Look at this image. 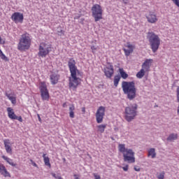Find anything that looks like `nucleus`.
<instances>
[{"mask_svg":"<svg viewBox=\"0 0 179 179\" xmlns=\"http://www.w3.org/2000/svg\"><path fill=\"white\" fill-rule=\"evenodd\" d=\"M68 66L70 71V77L69 78V87L76 90L78 86L82 83V73L78 70L76 62L73 58H70L68 62Z\"/></svg>","mask_w":179,"mask_h":179,"instance_id":"1","label":"nucleus"},{"mask_svg":"<svg viewBox=\"0 0 179 179\" xmlns=\"http://www.w3.org/2000/svg\"><path fill=\"white\" fill-rule=\"evenodd\" d=\"M122 89L129 100H134L136 97V87H135V83L133 81H123L122 83Z\"/></svg>","mask_w":179,"mask_h":179,"instance_id":"2","label":"nucleus"},{"mask_svg":"<svg viewBox=\"0 0 179 179\" xmlns=\"http://www.w3.org/2000/svg\"><path fill=\"white\" fill-rule=\"evenodd\" d=\"M119 152L123 155V160L126 163H135V152L132 149L125 148V144H119Z\"/></svg>","mask_w":179,"mask_h":179,"instance_id":"3","label":"nucleus"},{"mask_svg":"<svg viewBox=\"0 0 179 179\" xmlns=\"http://www.w3.org/2000/svg\"><path fill=\"white\" fill-rule=\"evenodd\" d=\"M31 45V38L29 34L25 33L22 34L20 38V41L17 44V50L19 51H26L30 48Z\"/></svg>","mask_w":179,"mask_h":179,"instance_id":"4","label":"nucleus"},{"mask_svg":"<svg viewBox=\"0 0 179 179\" xmlns=\"http://www.w3.org/2000/svg\"><path fill=\"white\" fill-rule=\"evenodd\" d=\"M148 38L152 52H157L160 47V38L155 32H148Z\"/></svg>","mask_w":179,"mask_h":179,"instance_id":"5","label":"nucleus"},{"mask_svg":"<svg viewBox=\"0 0 179 179\" xmlns=\"http://www.w3.org/2000/svg\"><path fill=\"white\" fill-rule=\"evenodd\" d=\"M136 110H138V105L134 104L127 106L125 108V120L130 122L136 117Z\"/></svg>","mask_w":179,"mask_h":179,"instance_id":"6","label":"nucleus"},{"mask_svg":"<svg viewBox=\"0 0 179 179\" xmlns=\"http://www.w3.org/2000/svg\"><path fill=\"white\" fill-rule=\"evenodd\" d=\"M52 48L51 47V45H48L44 42L41 43L38 48V57H41V58H45V57L52 51Z\"/></svg>","mask_w":179,"mask_h":179,"instance_id":"7","label":"nucleus"},{"mask_svg":"<svg viewBox=\"0 0 179 179\" xmlns=\"http://www.w3.org/2000/svg\"><path fill=\"white\" fill-rule=\"evenodd\" d=\"M92 12V17L95 22H99L103 19V8L99 4H94L91 9Z\"/></svg>","mask_w":179,"mask_h":179,"instance_id":"8","label":"nucleus"},{"mask_svg":"<svg viewBox=\"0 0 179 179\" xmlns=\"http://www.w3.org/2000/svg\"><path fill=\"white\" fill-rule=\"evenodd\" d=\"M39 90L42 100L43 101H48L50 100V92H48V88H47L45 81H42L39 83Z\"/></svg>","mask_w":179,"mask_h":179,"instance_id":"9","label":"nucleus"},{"mask_svg":"<svg viewBox=\"0 0 179 179\" xmlns=\"http://www.w3.org/2000/svg\"><path fill=\"white\" fill-rule=\"evenodd\" d=\"M104 115H106V107L100 106L96 113L95 117L97 124H101L103 120H104Z\"/></svg>","mask_w":179,"mask_h":179,"instance_id":"10","label":"nucleus"},{"mask_svg":"<svg viewBox=\"0 0 179 179\" xmlns=\"http://www.w3.org/2000/svg\"><path fill=\"white\" fill-rule=\"evenodd\" d=\"M145 17L148 22L151 23V24H155L159 21L157 15L153 11H149L148 13L145 15Z\"/></svg>","mask_w":179,"mask_h":179,"instance_id":"11","label":"nucleus"},{"mask_svg":"<svg viewBox=\"0 0 179 179\" xmlns=\"http://www.w3.org/2000/svg\"><path fill=\"white\" fill-rule=\"evenodd\" d=\"M24 19V17L23 16V13L20 12H15L11 15V20H13V22L16 24H17V23H23Z\"/></svg>","mask_w":179,"mask_h":179,"instance_id":"12","label":"nucleus"},{"mask_svg":"<svg viewBox=\"0 0 179 179\" xmlns=\"http://www.w3.org/2000/svg\"><path fill=\"white\" fill-rule=\"evenodd\" d=\"M152 64H153V59H146L143 63L141 68L147 71V72H150V67L152 66Z\"/></svg>","mask_w":179,"mask_h":179,"instance_id":"13","label":"nucleus"},{"mask_svg":"<svg viewBox=\"0 0 179 179\" xmlns=\"http://www.w3.org/2000/svg\"><path fill=\"white\" fill-rule=\"evenodd\" d=\"M125 47L128 49L123 48V51L124 52L126 57H129V55L134 52V48H135V46L131 45L130 43H127Z\"/></svg>","mask_w":179,"mask_h":179,"instance_id":"14","label":"nucleus"},{"mask_svg":"<svg viewBox=\"0 0 179 179\" xmlns=\"http://www.w3.org/2000/svg\"><path fill=\"white\" fill-rule=\"evenodd\" d=\"M4 148L6 149V153L8 155H12V146H10V140L6 139L3 141Z\"/></svg>","mask_w":179,"mask_h":179,"instance_id":"15","label":"nucleus"},{"mask_svg":"<svg viewBox=\"0 0 179 179\" xmlns=\"http://www.w3.org/2000/svg\"><path fill=\"white\" fill-rule=\"evenodd\" d=\"M0 174H1V176H3V177L10 178V173L8 171L6 167H5V165L2 164H0Z\"/></svg>","mask_w":179,"mask_h":179,"instance_id":"16","label":"nucleus"},{"mask_svg":"<svg viewBox=\"0 0 179 179\" xmlns=\"http://www.w3.org/2000/svg\"><path fill=\"white\" fill-rule=\"evenodd\" d=\"M50 83L52 85H57L58 83V81L59 80V75L57 73H52L50 76Z\"/></svg>","mask_w":179,"mask_h":179,"instance_id":"17","label":"nucleus"},{"mask_svg":"<svg viewBox=\"0 0 179 179\" xmlns=\"http://www.w3.org/2000/svg\"><path fill=\"white\" fill-rule=\"evenodd\" d=\"M7 113H8V117L10 120H14V118H16V114H15V110L13 108L8 107L7 108Z\"/></svg>","mask_w":179,"mask_h":179,"instance_id":"18","label":"nucleus"},{"mask_svg":"<svg viewBox=\"0 0 179 179\" xmlns=\"http://www.w3.org/2000/svg\"><path fill=\"white\" fill-rule=\"evenodd\" d=\"M148 73L149 71H145L143 68L141 67V70L136 73V76L138 79H142L145 76V73Z\"/></svg>","mask_w":179,"mask_h":179,"instance_id":"19","label":"nucleus"},{"mask_svg":"<svg viewBox=\"0 0 179 179\" xmlns=\"http://www.w3.org/2000/svg\"><path fill=\"white\" fill-rule=\"evenodd\" d=\"M5 96H6V97L8 99V100H10V101H11L12 104H13L15 106V104H16V96H12V94H8V92L5 93Z\"/></svg>","mask_w":179,"mask_h":179,"instance_id":"20","label":"nucleus"},{"mask_svg":"<svg viewBox=\"0 0 179 179\" xmlns=\"http://www.w3.org/2000/svg\"><path fill=\"white\" fill-rule=\"evenodd\" d=\"M2 159H3V160H6V162H7V163H8V164H10V166H12L13 167H15L16 164L13 163V159L3 155L2 156Z\"/></svg>","mask_w":179,"mask_h":179,"instance_id":"21","label":"nucleus"},{"mask_svg":"<svg viewBox=\"0 0 179 179\" xmlns=\"http://www.w3.org/2000/svg\"><path fill=\"white\" fill-rule=\"evenodd\" d=\"M43 158L45 163V166H47L48 167H49V169H51V163H50V157H47L45 154H43Z\"/></svg>","mask_w":179,"mask_h":179,"instance_id":"22","label":"nucleus"},{"mask_svg":"<svg viewBox=\"0 0 179 179\" xmlns=\"http://www.w3.org/2000/svg\"><path fill=\"white\" fill-rule=\"evenodd\" d=\"M97 131L100 132V134H103L104 131H106V128H107V124H99L96 126Z\"/></svg>","mask_w":179,"mask_h":179,"instance_id":"23","label":"nucleus"},{"mask_svg":"<svg viewBox=\"0 0 179 179\" xmlns=\"http://www.w3.org/2000/svg\"><path fill=\"white\" fill-rule=\"evenodd\" d=\"M69 117L70 118H75V106L71 105L69 106Z\"/></svg>","mask_w":179,"mask_h":179,"instance_id":"24","label":"nucleus"},{"mask_svg":"<svg viewBox=\"0 0 179 179\" xmlns=\"http://www.w3.org/2000/svg\"><path fill=\"white\" fill-rule=\"evenodd\" d=\"M104 73L106 78H111V76H113V68L108 69L106 67Z\"/></svg>","mask_w":179,"mask_h":179,"instance_id":"25","label":"nucleus"},{"mask_svg":"<svg viewBox=\"0 0 179 179\" xmlns=\"http://www.w3.org/2000/svg\"><path fill=\"white\" fill-rule=\"evenodd\" d=\"M148 156H151L152 159H155V157H156V150L155 148H150L148 150Z\"/></svg>","mask_w":179,"mask_h":179,"instance_id":"26","label":"nucleus"},{"mask_svg":"<svg viewBox=\"0 0 179 179\" xmlns=\"http://www.w3.org/2000/svg\"><path fill=\"white\" fill-rule=\"evenodd\" d=\"M178 138L177 134H171L167 138V141H176Z\"/></svg>","mask_w":179,"mask_h":179,"instance_id":"27","label":"nucleus"},{"mask_svg":"<svg viewBox=\"0 0 179 179\" xmlns=\"http://www.w3.org/2000/svg\"><path fill=\"white\" fill-rule=\"evenodd\" d=\"M120 79H121V77H120L118 76L115 77L114 86H115V87H117V86H118V83H120Z\"/></svg>","mask_w":179,"mask_h":179,"instance_id":"28","label":"nucleus"},{"mask_svg":"<svg viewBox=\"0 0 179 179\" xmlns=\"http://www.w3.org/2000/svg\"><path fill=\"white\" fill-rule=\"evenodd\" d=\"M120 75L122 79H127L128 78V74L123 70H120Z\"/></svg>","mask_w":179,"mask_h":179,"instance_id":"29","label":"nucleus"},{"mask_svg":"<svg viewBox=\"0 0 179 179\" xmlns=\"http://www.w3.org/2000/svg\"><path fill=\"white\" fill-rule=\"evenodd\" d=\"M0 57L3 60L6 61V62H8V61H9V59H8V57L5 55V54H2L1 55H0Z\"/></svg>","mask_w":179,"mask_h":179,"instance_id":"30","label":"nucleus"},{"mask_svg":"<svg viewBox=\"0 0 179 179\" xmlns=\"http://www.w3.org/2000/svg\"><path fill=\"white\" fill-rule=\"evenodd\" d=\"M164 171L162 172L157 176L158 179H164Z\"/></svg>","mask_w":179,"mask_h":179,"instance_id":"31","label":"nucleus"},{"mask_svg":"<svg viewBox=\"0 0 179 179\" xmlns=\"http://www.w3.org/2000/svg\"><path fill=\"white\" fill-rule=\"evenodd\" d=\"M14 120H17L20 122H23V118L22 116H17L16 115V118H14Z\"/></svg>","mask_w":179,"mask_h":179,"instance_id":"32","label":"nucleus"},{"mask_svg":"<svg viewBox=\"0 0 179 179\" xmlns=\"http://www.w3.org/2000/svg\"><path fill=\"white\" fill-rule=\"evenodd\" d=\"M91 50L92 51V53L94 54L96 52V51L97 50V47L92 45V46H91Z\"/></svg>","mask_w":179,"mask_h":179,"instance_id":"33","label":"nucleus"},{"mask_svg":"<svg viewBox=\"0 0 179 179\" xmlns=\"http://www.w3.org/2000/svg\"><path fill=\"white\" fill-rule=\"evenodd\" d=\"M93 176L95 179H101V177L100 176V175H97V173H93Z\"/></svg>","mask_w":179,"mask_h":179,"instance_id":"34","label":"nucleus"},{"mask_svg":"<svg viewBox=\"0 0 179 179\" xmlns=\"http://www.w3.org/2000/svg\"><path fill=\"white\" fill-rule=\"evenodd\" d=\"M172 1L176 6H178V8H179V0H172Z\"/></svg>","mask_w":179,"mask_h":179,"instance_id":"35","label":"nucleus"},{"mask_svg":"<svg viewBox=\"0 0 179 179\" xmlns=\"http://www.w3.org/2000/svg\"><path fill=\"white\" fill-rule=\"evenodd\" d=\"M134 169L135 171H141V168L139 166H134Z\"/></svg>","mask_w":179,"mask_h":179,"instance_id":"36","label":"nucleus"},{"mask_svg":"<svg viewBox=\"0 0 179 179\" xmlns=\"http://www.w3.org/2000/svg\"><path fill=\"white\" fill-rule=\"evenodd\" d=\"M128 165H126L125 166L122 167V169L124 170V171H128Z\"/></svg>","mask_w":179,"mask_h":179,"instance_id":"37","label":"nucleus"},{"mask_svg":"<svg viewBox=\"0 0 179 179\" xmlns=\"http://www.w3.org/2000/svg\"><path fill=\"white\" fill-rule=\"evenodd\" d=\"M81 111H82L83 114H85V113H86V108L83 107V108H81Z\"/></svg>","mask_w":179,"mask_h":179,"instance_id":"38","label":"nucleus"},{"mask_svg":"<svg viewBox=\"0 0 179 179\" xmlns=\"http://www.w3.org/2000/svg\"><path fill=\"white\" fill-rule=\"evenodd\" d=\"M31 162L34 166V167H37V164H36V162H34L33 160L31 159Z\"/></svg>","mask_w":179,"mask_h":179,"instance_id":"39","label":"nucleus"},{"mask_svg":"<svg viewBox=\"0 0 179 179\" xmlns=\"http://www.w3.org/2000/svg\"><path fill=\"white\" fill-rule=\"evenodd\" d=\"M52 177H54V178H58V176H57V175L55 173H52Z\"/></svg>","mask_w":179,"mask_h":179,"instance_id":"40","label":"nucleus"},{"mask_svg":"<svg viewBox=\"0 0 179 179\" xmlns=\"http://www.w3.org/2000/svg\"><path fill=\"white\" fill-rule=\"evenodd\" d=\"M74 177H75V179H80V178H79V176L78 175L75 174Z\"/></svg>","mask_w":179,"mask_h":179,"instance_id":"41","label":"nucleus"},{"mask_svg":"<svg viewBox=\"0 0 179 179\" xmlns=\"http://www.w3.org/2000/svg\"><path fill=\"white\" fill-rule=\"evenodd\" d=\"M122 1H123L124 3L127 4V3H128V1H129V0H122Z\"/></svg>","mask_w":179,"mask_h":179,"instance_id":"42","label":"nucleus"},{"mask_svg":"<svg viewBox=\"0 0 179 179\" xmlns=\"http://www.w3.org/2000/svg\"><path fill=\"white\" fill-rule=\"evenodd\" d=\"M38 121H39L40 122H41V117H40V115H38Z\"/></svg>","mask_w":179,"mask_h":179,"instance_id":"43","label":"nucleus"},{"mask_svg":"<svg viewBox=\"0 0 179 179\" xmlns=\"http://www.w3.org/2000/svg\"><path fill=\"white\" fill-rule=\"evenodd\" d=\"M3 52H2V50L0 49V55H3Z\"/></svg>","mask_w":179,"mask_h":179,"instance_id":"44","label":"nucleus"},{"mask_svg":"<svg viewBox=\"0 0 179 179\" xmlns=\"http://www.w3.org/2000/svg\"><path fill=\"white\" fill-rule=\"evenodd\" d=\"M65 106H66V103H64L63 104V107H65Z\"/></svg>","mask_w":179,"mask_h":179,"instance_id":"45","label":"nucleus"},{"mask_svg":"<svg viewBox=\"0 0 179 179\" xmlns=\"http://www.w3.org/2000/svg\"><path fill=\"white\" fill-rule=\"evenodd\" d=\"M65 162V159H63Z\"/></svg>","mask_w":179,"mask_h":179,"instance_id":"46","label":"nucleus"}]
</instances>
